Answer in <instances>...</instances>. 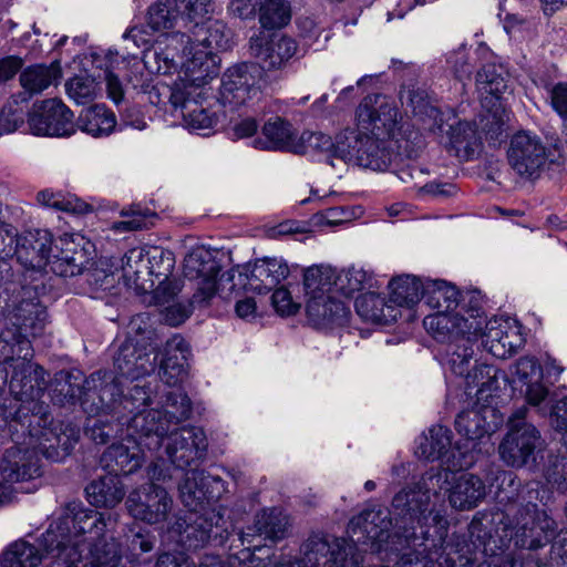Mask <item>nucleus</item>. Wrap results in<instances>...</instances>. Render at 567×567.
<instances>
[{
    "instance_id": "nucleus-1",
    "label": "nucleus",
    "mask_w": 567,
    "mask_h": 567,
    "mask_svg": "<svg viewBox=\"0 0 567 567\" xmlns=\"http://www.w3.org/2000/svg\"><path fill=\"white\" fill-rule=\"evenodd\" d=\"M509 495L502 489L498 497L507 503L506 509L492 516H475L464 533L449 534L447 518L436 514L432 525L420 527V535L411 534L412 542L434 554L437 567H473L480 550H495L511 542L520 549L545 547L556 524L534 503L538 498L537 485H524Z\"/></svg>"
},
{
    "instance_id": "nucleus-2",
    "label": "nucleus",
    "mask_w": 567,
    "mask_h": 567,
    "mask_svg": "<svg viewBox=\"0 0 567 567\" xmlns=\"http://www.w3.org/2000/svg\"><path fill=\"white\" fill-rule=\"evenodd\" d=\"M284 264L277 258H264L254 265L231 268L219 277L220 266L212 251L205 247L192 249L184 260V275L197 282L193 303L207 305L213 297L224 300L239 298L244 292L268 293L275 311L284 315Z\"/></svg>"
},
{
    "instance_id": "nucleus-3",
    "label": "nucleus",
    "mask_w": 567,
    "mask_h": 567,
    "mask_svg": "<svg viewBox=\"0 0 567 567\" xmlns=\"http://www.w3.org/2000/svg\"><path fill=\"white\" fill-rule=\"evenodd\" d=\"M114 522L80 501L66 503L41 538V546L53 558L50 567H116L120 545L105 543L107 548L100 550L96 544Z\"/></svg>"
},
{
    "instance_id": "nucleus-4",
    "label": "nucleus",
    "mask_w": 567,
    "mask_h": 567,
    "mask_svg": "<svg viewBox=\"0 0 567 567\" xmlns=\"http://www.w3.org/2000/svg\"><path fill=\"white\" fill-rule=\"evenodd\" d=\"M425 303L437 311L423 320L425 330L439 342L447 343L449 364L463 373L481 328V300L474 293L460 296L457 289L444 280H427L423 287Z\"/></svg>"
},
{
    "instance_id": "nucleus-5",
    "label": "nucleus",
    "mask_w": 567,
    "mask_h": 567,
    "mask_svg": "<svg viewBox=\"0 0 567 567\" xmlns=\"http://www.w3.org/2000/svg\"><path fill=\"white\" fill-rule=\"evenodd\" d=\"M13 318L18 331L6 329L0 333V363L12 370L11 394L23 403L38 402L44 394V381L39 375L42 370L32 363L33 349L27 336L35 338L43 333L47 310L33 300H24L16 308Z\"/></svg>"
},
{
    "instance_id": "nucleus-6",
    "label": "nucleus",
    "mask_w": 567,
    "mask_h": 567,
    "mask_svg": "<svg viewBox=\"0 0 567 567\" xmlns=\"http://www.w3.org/2000/svg\"><path fill=\"white\" fill-rule=\"evenodd\" d=\"M16 444L0 460V477L8 483L30 481L41 475L39 454L48 460H64L76 445L81 427H21Z\"/></svg>"
},
{
    "instance_id": "nucleus-7",
    "label": "nucleus",
    "mask_w": 567,
    "mask_h": 567,
    "mask_svg": "<svg viewBox=\"0 0 567 567\" xmlns=\"http://www.w3.org/2000/svg\"><path fill=\"white\" fill-rule=\"evenodd\" d=\"M221 488L223 480L219 476H212L197 468L186 472L178 489L189 512L185 517H178L171 529L181 536L179 542L187 548L204 546L213 529L225 525L224 514L216 505Z\"/></svg>"
},
{
    "instance_id": "nucleus-8",
    "label": "nucleus",
    "mask_w": 567,
    "mask_h": 567,
    "mask_svg": "<svg viewBox=\"0 0 567 567\" xmlns=\"http://www.w3.org/2000/svg\"><path fill=\"white\" fill-rule=\"evenodd\" d=\"M396 114L392 99L386 95L372 94L361 101L355 112L358 127L371 135L363 136L355 165L379 172L391 165V154L383 138L394 135Z\"/></svg>"
},
{
    "instance_id": "nucleus-9",
    "label": "nucleus",
    "mask_w": 567,
    "mask_h": 567,
    "mask_svg": "<svg viewBox=\"0 0 567 567\" xmlns=\"http://www.w3.org/2000/svg\"><path fill=\"white\" fill-rule=\"evenodd\" d=\"M230 31L225 23L218 20L209 22L204 29L196 32V43L189 35L173 33L166 37V47L148 49L144 54V63L151 72L172 73L178 68L182 69V60L194 59L197 52H205L208 59L215 61V76L218 74L216 51H224L230 48Z\"/></svg>"
},
{
    "instance_id": "nucleus-10",
    "label": "nucleus",
    "mask_w": 567,
    "mask_h": 567,
    "mask_svg": "<svg viewBox=\"0 0 567 567\" xmlns=\"http://www.w3.org/2000/svg\"><path fill=\"white\" fill-rule=\"evenodd\" d=\"M182 72L190 76L188 90L178 105L184 125L189 131L206 135L217 123V117L200 104V100L208 79L215 76V61L200 51L192 60H182Z\"/></svg>"
},
{
    "instance_id": "nucleus-11",
    "label": "nucleus",
    "mask_w": 567,
    "mask_h": 567,
    "mask_svg": "<svg viewBox=\"0 0 567 567\" xmlns=\"http://www.w3.org/2000/svg\"><path fill=\"white\" fill-rule=\"evenodd\" d=\"M10 243L6 248L8 254H17L19 260H25L33 267H41L45 264L65 261L69 265L78 266V252L73 249L75 239H83L80 235L65 234L60 238L59 244L53 246L52 235L47 229H37L27 235L18 237L17 233L7 229Z\"/></svg>"
},
{
    "instance_id": "nucleus-12",
    "label": "nucleus",
    "mask_w": 567,
    "mask_h": 567,
    "mask_svg": "<svg viewBox=\"0 0 567 567\" xmlns=\"http://www.w3.org/2000/svg\"><path fill=\"white\" fill-rule=\"evenodd\" d=\"M472 354L468 357L463 373L451 370L465 379L466 393L472 394L476 388L475 406L470 411H462L457 414L454 425L464 423H474L475 425H499L501 420L497 416V410L492 405L494 392L498 389L497 370L489 364L481 363L470 370V363L474 355V349L471 347Z\"/></svg>"
},
{
    "instance_id": "nucleus-13",
    "label": "nucleus",
    "mask_w": 567,
    "mask_h": 567,
    "mask_svg": "<svg viewBox=\"0 0 567 567\" xmlns=\"http://www.w3.org/2000/svg\"><path fill=\"white\" fill-rule=\"evenodd\" d=\"M165 427L148 429L144 445L155 450L165 444L171 462L181 470H186L205 457L207 436L203 427H175L167 436Z\"/></svg>"
},
{
    "instance_id": "nucleus-14",
    "label": "nucleus",
    "mask_w": 567,
    "mask_h": 567,
    "mask_svg": "<svg viewBox=\"0 0 567 567\" xmlns=\"http://www.w3.org/2000/svg\"><path fill=\"white\" fill-rule=\"evenodd\" d=\"M442 474L431 470L426 472L419 482L402 487L392 498V508L394 513L402 519L408 520L410 525L400 526L402 532L404 528L415 527L420 532L423 525H432V518L440 514L429 511L431 501V491L441 486Z\"/></svg>"
},
{
    "instance_id": "nucleus-15",
    "label": "nucleus",
    "mask_w": 567,
    "mask_h": 567,
    "mask_svg": "<svg viewBox=\"0 0 567 567\" xmlns=\"http://www.w3.org/2000/svg\"><path fill=\"white\" fill-rule=\"evenodd\" d=\"M150 402L151 393L144 386L136 384L130 390V395L125 396L122 403L125 410L134 414L131 425H138L140 419L145 425L181 423L187 420L190 413V401L179 390L167 392L165 412L146 410L145 406Z\"/></svg>"
},
{
    "instance_id": "nucleus-16",
    "label": "nucleus",
    "mask_w": 567,
    "mask_h": 567,
    "mask_svg": "<svg viewBox=\"0 0 567 567\" xmlns=\"http://www.w3.org/2000/svg\"><path fill=\"white\" fill-rule=\"evenodd\" d=\"M301 567H363L357 543L342 537L316 534L302 546Z\"/></svg>"
},
{
    "instance_id": "nucleus-17",
    "label": "nucleus",
    "mask_w": 567,
    "mask_h": 567,
    "mask_svg": "<svg viewBox=\"0 0 567 567\" xmlns=\"http://www.w3.org/2000/svg\"><path fill=\"white\" fill-rule=\"evenodd\" d=\"M259 21L262 32L256 55L260 66L267 71L279 69L284 62V0H265L259 10Z\"/></svg>"
},
{
    "instance_id": "nucleus-18",
    "label": "nucleus",
    "mask_w": 567,
    "mask_h": 567,
    "mask_svg": "<svg viewBox=\"0 0 567 567\" xmlns=\"http://www.w3.org/2000/svg\"><path fill=\"white\" fill-rule=\"evenodd\" d=\"M392 519L386 508L365 509L352 517L348 525V534L353 543L369 546L374 553L391 551L392 538L402 533L400 527L391 534Z\"/></svg>"
},
{
    "instance_id": "nucleus-19",
    "label": "nucleus",
    "mask_w": 567,
    "mask_h": 567,
    "mask_svg": "<svg viewBox=\"0 0 567 567\" xmlns=\"http://www.w3.org/2000/svg\"><path fill=\"white\" fill-rule=\"evenodd\" d=\"M507 157L513 171L528 179L538 178L547 164L545 145L538 136L526 132L512 137Z\"/></svg>"
},
{
    "instance_id": "nucleus-20",
    "label": "nucleus",
    "mask_w": 567,
    "mask_h": 567,
    "mask_svg": "<svg viewBox=\"0 0 567 567\" xmlns=\"http://www.w3.org/2000/svg\"><path fill=\"white\" fill-rule=\"evenodd\" d=\"M125 504L132 517L151 525L165 522L173 509V498L155 483L131 492Z\"/></svg>"
},
{
    "instance_id": "nucleus-21",
    "label": "nucleus",
    "mask_w": 567,
    "mask_h": 567,
    "mask_svg": "<svg viewBox=\"0 0 567 567\" xmlns=\"http://www.w3.org/2000/svg\"><path fill=\"white\" fill-rule=\"evenodd\" d=\"M415 454L429 461L441 460L444 468L450 471H462L473 463L472 456L463 453L458 447H452L449 427H430L420 439Z\"/></svg>"
},
{
    "instance_id": "nucleus-22",
    "label": "nucleus",
    "mask_w": 567,
    "mask_h": 567,
    "mask_svg": "<svg viewBox=\"0 0 567 567\" xmlns=\"http://www.w3.org/2000/svg\"><path fill=\"white\" fill-rule=\"evenodd\" d=\"M481 319L483 321L477 336L473 341L468 342V346H472L474 349L478 339H482V347L499 359H505L516 352L517 348L522 344L518 327L509 320L497 318L486 321L482 308Z\"/></svg>"
},
{
    "instance_id": "nucleus-23",
    "label": "nucleus",
    "mask_w": 567,
    "mask_h": 567,
    "mask_svg": "<svg viewBox=\"0 0 567 567\" xmlns=\"http://www.w3.org/2000/svg\"><path fill=\"white\" fill-rule=\"evenodd\" d=\"M157 358L158 353L155 352V348L147 349L144 347L142 349L132 342L121 344L114 358V373L116 375L109 372L114 378V382L120 390L116 401L123 392L121 378L134 381L151 374L156 368Z\"/></svg>"
},
{
    "instance_id": "nucleus-24",
    "label": "nucleus",
    "mask_w": 567,
    "mask_h": 567,
    "mask_svg": "<svg viewBox=\"0 0 567 567\" xmlns=\"http://www.w3.org/2000/svg\"><path fill=\"white\" fill-rule=\"evenodd\" d=\"M73 388V384H70ZM120 393L114 378L106 371H97L87 378L76 390L71 389L70 396L79 399L81 405L89 414H99L111 409L116 403Z\"/></svg>"
},
{
    "instance_id": "nucleus-25",
    "label": "nucleus",
    "mask_w": 567,
    "mask_h": 567,
    "mask_svg": "<svg viewBox=\"0 0 567 567\" xmlns=\"http://www.w3.org/2000/svg\"><path fill=\"white\" fill-rule=\"evenodd\" d=\"M28 122L35 135L69 136L74 132L73 113L56 99L35 104Z\"/></svg>"
},
{
    "instance_id": "nucleus-26",
    "label": "nucleus",
    "mask_w": 567,
    "mask_h": 567,
    "mask_svg": "<svg viewBox=\"0 0 567 567\" xmlns=\"http://www.w3.org/2000/svg\"><path fill=\"white\" fill-rule=\"evenodd\" d=\"M543 440L536 427H511L499 445L502 460L509 466L522 467L536 460Z\"/></svg>"
},
{
    "instance_id": "nucleus-27",
    "label": "nucleus",
    "mask_w": 567,
    "mask_h": 567,
    "mask_svg": "<svg viewBox=\"0 0 567 567\" xmlns=\"http://www.w3.org/2000/svg\"><path fill=\"white\" fill-rule=\"evenodd\" d=\"M429 112V115L434 118V127L437 132L446 134L449 147L457 157L468 158L477 144L475 127L468 122L457 121L456 116L450 113L444 118V114L434 106H431Z\"/></svg>"
},
{
    "instance_id": "nucleus-28",
    "label": "nucleus",
    "mask_w": 567,
    "mask_h": 567,
    "mask_svg": "<svg viewBox=\"0 0 567 567\" xmlns=\"http://www.w3.org/2000/svg\"><path fill=\"white\" fill-rule=\"evenodd\" d=\"M439 472V470L436 471ZM457 471H450L443 468L440 471L442 474L441 486L443 484L450 485L449 501L453 508L458 511H468L477 506L485 496V485L483 481L470 473H461L456 475Z\"/></svg>"
},
{
    "instance_id": "nucleus-29",
    "label": "nucleus",
    "mask_w": 567,
    "mask_h": 567,
    "mask_svg": "<svg viewBox=\"0 0 567 567\" xmlns=\"http://www.w3.org/2000/svg\"><path fill=\"white\" fill-rule=\"evenodd\" d=\"M143 452L140 444L131 436L121 443L113 442L103 453L101 462L105 468L118 476L135 472L142 464Z\"/></svg>"
},
{
    "instance_id": "nucleus-30",
    "label": "nucleus",
    "mask_w": 567,
    "mask_h": 567,
    "mask_svg": "<svg viewBox=\"0 0 567 567\" xmlns=\"http://www.w3.org/2000/svg\"><path fill=\"white\" fill-rule=\"evenodd\" d=\"M104 517H113L115 519L114 525L111 529L105 532V536H103L100 540L96 542L97 548L100 550L106 549L105 543L112 545L113 543L120 545L121 547V556L126 554L132 558H136L144 553H148L154 548L155 545V536L150 532L140 526H133L128 528V532L124 534V543L118 542L114 536L115 527L117 525V517L112 514H102ZM121 560V559H118ZM120 561H117L118 564Z\"/></svg>"
},
{
    "instance_id": "nucleus-31",
    "label": "nucleus",
    "mask_w": 567,
    "mask_h": 567,
    "mask_svg": "<svg viewBox=\"0 0 567 567\" xmlns=\"http://www.w3.org/2000/svg\"><path fill=\"white\" fill-rule=\"evenodd\" d=\"M306 312L312 326L323 328L346 323L350 310L332 295L320 293L309 298Z\"/></svg>"
},
{
    "instance_id": "nucleus-32",
    "label": "nucleus",
    "mask_w": 567,
    "mask_h": 567,
    "mask_svg": "<svg viewBox=\"0 0 567 567\" xmlns=\"http://www.w3.org/2000/svg\"><path fill=\"white\" fill-rule=\"evenodd\" d=\"M420 535L415 527L404 528L392 538L391 551L398 556L394 567H435L434 554L423 550V546L414 544L412 536Z\"/></svg>"
},
{
    "instance_id": "nucleus-33",
    "label": "nucleus",
    "mask_w": 567,
    "mask_h": 567,
    "mask_svg": "<svg viewBox=\"0 0 567 567\" xmlns=\"http://www.w3.org/2000/svg\"><path fill=\"white\" fill-rule=\"evenodd\" d=\"M516 382L525 386V398L528 404L538 406L549 394L543 383V369L534 358H520L515 364Z\"/></svg>"
},
{
    "instance_id": "nucleus-34",
    "label": "nucleus",
    "mask_w": 567,
    "mask_h": 567,
    "mask_svg": "<svg viewBox=\"0 0 567 567\" xmlns=\"http://www.w3.org/2000/svg\"><path fill=\"white\" fill-rule=\"evenodd\" d=\"M188 346L179 336L167 340L165 357L159 364V377L164 383L175 386L186 375L185 363L187 360Z\"/></svg>"
},
{
    "instance_id": "nucleus-35",
    "label": "nucleus",
    "mask_w": 567,
    "mask_h": 567,
    "mask_svg": "<svg viewBox=\"0 0 567 567\" xmlns=\"http://www.w3.org/2000/svg\"><path fill=\"white\" fill-rule=\"evenodd\" d=\"M257 93L254 86L252 78L247 72L246 66H238L228 70L223 80L221 97L224 103L230 106L245 104Z\"/></svg>"
},
{
    "instance_id": "nucleus-36",
    "label": "nucleus",
    "mask_w": 567,
    "mask_h": 567,
    "mask_svg": "<svg viewBox=\"0 0 567 567\" xmlns=\"http://www.w3.org/2000/svg\"><path fill=\"white\" fill-rule=\"evenodd\" d=\"M87 501L95 507L113 508L125 496L124 485L115 474H109L92 481L86 487Z\"/></svg>"
},
{
    "instance_id": "nucleus-37",
    "label": "nucleus",
    "mask_w": 567,
    "mask_h": 567,
    "mask_svg": "<svg viewBox=\"0 0 567 567\" xmlns=\"http://www.w3.org/2000/svg\"><path fill=\"white\" fill-rule=\"evenodd\" d=\"M150 251L144 247H135L130 249L122 258V272L124 279L128 284L137 285L141 276L144 274L154 276H164L166 279L172 267L168 261L165 267V271H157L153 265H151Z\"/></svg>"
},
{
    "instance_id": "nucleus-38",
    "label": "nucleus",
    "mask_w": 567,
    "mask_h": 567,
    "mask_svg": "<svg viewBox=\"0 0 567 567\" xmlns=\"http://www.w3.org/2000/svg\"><path fill=\"white\" fill-rule=\"evenodd\" d=\"M78 125L81 131L93 137H103L113 132L116 118L105 105L96 104L81 112Z\"/></svg>"
},
{
    "instance_id": "nucleus-39",
    "label": "nucleus",
    "mask_w": 567,
    "mask_h": 567,
    "mask_svg": "<svg viewBox=\"0 0 567 567\" xmlns=\"http://www.w3.org/2000/svg\"><path fill=\"white\" fill-rule=\"evenodd\" d=\"M425 282H422L416 277L401 276L390 281V301L395 303L398 307L411 308L423 298V287Z\"/></svg>"
},
{
    "instance_id": "nucleus-40",
    "label": "nucleus",
    "mask_w": 567,
    "mask_h": 567,
    "mask_svg": "<svg viewBox=\"0 0 567 567\" xmlns=\"http://www.w3.org/2000/svg\"><path fill=\"white\" fill-rule=\"evenodd\" d=\"M189 82L190 76L185 75L179 68L178 81L175 82L174 86L156 83L147 92V99L153 105L161 106L168 102L174 110H177L181 101L185 97Z\"/></svg>"
},
{
    "instance_id": "nucleus-41",
    "label": "nucleus",
    "mask_w": 567,
    "mask_h": 567,
    "mask_svg": "<svg viewBox=\"0 0 567 567\" xmlns=\"http://www.w3.org/2000/svg\"><path fill=\"white\" fill-rule=\"evenodd\" d=\"M43 554L32 544L20 539L12 543L3 553V567H38Z\"/></svg>"
},
{
    "instance_id": "nucleus-42",
    "label": "nucleus",
    "mask_w": 567,
    "mask_h": 567,
    "mask_svg": "<svg viewBox=\"0 0 567 567\" xmlns=\"http://www.w3.org/2000/svg\"><path fill=\"white\" fill-rule=\"evenodd\" d=\"M156 331L154 322L147 313L133 317L127 326V339L124 342H132L138 348H155L157 352Z\"/></svg>"
},
{
    "instance_id": "nucleus-43",
    "label": "nucleus",
    "mask_w": 567,
    "mask_h": 567,
    "mask_svg": "<svg viewBox=\"0 0 567 567\" xmlns=\"http://www.w3.org/2000/svg\"><path fill=\"white\" fill-rule=\"evenodd\" d=\"M337 275L330 266L309 267L303 275V285L307 295H331L332 287H336Z\"/></svg>"
},
{
    "instance_id": "nucleus-44",
    "label": "nucleus",
    "mask_w": 567,
    "mask_h": 567,
    "mask_svg": "<svg viewBox=\"0 0 567 567\" xmlns=\"http://www.w3.org/2000/svg\"><path fill=\"white\" fill-rule=\"evenodd\" d=\"M181 18L176 0L156 2L148 8L147 25L154 31H164L174 27Z\"/></svg>"
},
{
    "instance_id": "nucleus-45",
    "label": "nucleus",
    "mask_w": 567,
    "mask_h": 567,
    "mask_svg": "<svg viewBox=\"0 0 567 567\" xmlns=\"http://www.w3.org/2000/svg\"><path fill=\"white\" fill-rule=\"evenodd\" d=\"M478 90L499 97L508 89L507 79L503 66L495 64H485L476 75Z\"/></svg>"
},
{
    "instance_id": "nucleus-46",
    "label": "nucleus",
    "mask_w": 567,
    "mask_h": 567,
    "mask_svg": "<svg viewBox=\"0 0 567 567\" xmlns=\"http://www.w3.org/2000/svg\"><path fill=\"white\" fill-rule=\"evenodd\" d=\"M375 285L373 275L363 268L351 267L337 276L336 289L346 296L353 292L371 289Z\"/></svg>"
},
{
    "instance_id": "nucleus-47",
    "label": "nucleus",
    "mask_w": 567,
    "mask_h": 567,
    "mask_svg": "<svg viewBox=\"0 0 567 567\" xmlns=\"http://www.w3.org/2000/svg\"><path fill=\"white\" fill-rule=\"evenodd\" d=\"M365 134L367 133H359L354 130H346L341 132L333 140V147H331L329 156L340 158L346 163L354 164L357 151L360 148Z\"/></svg>"
},
{
    "instance_id": "nucleus-48",
    "label": "nucleus",
    "mask_w": 567,
    "mask_h": 567,
    "mask_svg": "<svg viewBox=\"0 0 567 567\" xmlns=\"http://www.w3.org/2000/svg\"><path fill=\"white\" fill-rule=\"evenodd\" d=\"M56 74L58 70L54 66L34 65L21 73L20 83L31 94L40 93L53 83Z\"/></svg>"
},
{
    "instance_id": "nucleus-49",
    "label": "nucleus",
    "mask_w": 567,
    "mask_h": 567,
    "mask_svg": "<svg viewBox=\"0 0 567 567\" xmlns=\"http://www.w3.org/2000/svg\"><path fill=\"white\" fill-rule=\"evenodd\" d=\"M555 432L565 445V452L557 456L548 455L544 472L548 483L560 487V485L567 483V427H555Z\"/></svg>"
},
{
    "instance_id": "nucleus-50",
    "label": "nucleus",
    "mask_w": 567,
    "mask_h": 567,
    "mask_svg": "<svg viewBox=\"0 0 567 567\" xmlns=\"http://www.w3.org/2000/svg\"><path fill=\"white\" fill-rule=\"evenodd\" d=\"M254 146L267 151H282L284 121L279 116L269 118L262 127L260 137L254 141Z\"/></svg>"
},
{
    "instance_id": "nucleus-51",
    "label": "nucleus",
    "mask_w": 567,
    "mask_h": 567,
    "mask_svg": "<svg viewBox=\"0 0 567 567\" xmlns=\"http://www.w3.org/2000/svg\"><path fill=\"white\" fill-rule=\"evenodd\" d=\"M177 3L181 19L194 22L196 27L209 19L215 10L213 0H179Z\"/></svg>"
},
{
    "instance_id": "nucleus-52",
    "label": "nucleus",
    "mask_w": 567,
    "mask_h": 567,
    "mask_svg": "<svg viewBox=\"0 0 567 567\" xmlns=\"http://www.w3.org/2000/svg\"><path fill=\"white\" fill-rule=\"evenodd\" d=\"M121 216L123 219L115 221L112 225V229L120 234L147 228L153 225V219L155 217L154 214L140 208L122 210Z\"/></svg>"
},
{
    "instance_id": "nucleus-53",
    "label": "nucleus",
    "mask_w": 567,
    "mask_h": 567,
    "mask_svg": "<svg viewBox=\"0 0 567 567\" xmlns=\"http://www.w3.org/2000/svg\"><path fill=\"white\" fill-rule=\"evenodd\" d=\"M37 198L41 205L52 207L61 212L82 213L86 207V205L78 198L66 197L61 193H55L50 189L40 192Z\"/></svg>"
},
{
    "instance_id": "nucleus-54",
    "label": "nucleus",
    "mask_w": 567,
    "mask_h": 567,
    "mask_svg": "<svg viewBox=\"0 0 567 567\" xmlns=\"http://www.w3.org/2000/svg\"><path fill=\"white\" fill-rule=\"evenodd\" d=\"M536 484L538 488V498L534 499V503L536 504L537 508L539 511L545 512L556 524V530L554 532L553 536H550V539L546 545H548L555 537L556 539L551 544L550 547V555L551 559L555 560L557 564L567 565V530H560L558 533V523L555 520V518L545 509L540 508L537 504L538 501H540V488L539 484L537 482H530L526 485Z\"/></svg>"
},
{
    "instance_id": "nucleus-55",
    "label": "nucleus",
    "mask_w": 567,
    "mask_h": 567,
    "mask_svg": "<svg viewBox=\"0 0 567 567\" xmlns=\"http://www.w3.org/2000/svg\"><path fill=\"white\" fill-rule=\"evenodd\" d=\"M357 313L365 321L377 323L383 307V297L374 292H367L359 296L354 302Z\"/></svg>"
},
{
    "instance_id": "nucleus-56",
    "label": "nucleus",
    "mask_w": 567,
    "mask_h": 567,
    "mask_svg": "<svg viewBox=\"0 0 567 567\" xmlns=\"http://www.w3.org/2000/svg\"><path fill=\"white\" fill-rule=\"evenodd\" d=\"M548 100L553 110L560 116L564 122L563 135L567 144V83L559 82L550 86L548 90Z\"/></svg>"
},
{
    "instance_id": "nucleus-57",
    "label": "nucleus",
    "mask_w": 567,
    "mask_h": 567,
    "mask_svg": "<svg viewBox=\"0 0 567 567\" xmlns=\"http://www.w3.org/2000/svg\"><path fill=\"white\" fill-rule=\"evenodd\" d=\"M95 89L94 81L87 78L76 76L66 83L69 96L79 104L92 99L95 94Z\"/></svg>"
},
{
    "instance_id": "nucleus-58",
    "label": "nucleus",
    "mask_w": 567,
    "mask_h": 567,
    "mask_svg": "<svg viewBox=\"0 0 567 567\" xmlns=\"http://www.w3.org/2000/svg\"><path fill=\"white\" fill-rule=\"evenodd\" d=\"M512 543L502 548H495V550H480L486 558L480 563L478 567H523L520 560L515 559L511 554L504 553Z\"/></svg>"
},
{
    "instance_id": "nucleus-59",
    "label": "nucleus",
    "mask_w": 567,
    "mask_h": 567,
    "mask_svg": "<svg viewBox=\"0 0 567 567\" xmlns=\"http://www.w3.org/2000/svg\"><path fill=\"white\" fill-rule=\"evenodd\" d=\"M398 177L405 184L411 185L413 188H419L424 185V176L426 172L423 168L417 167L413 163H408L395 171Z\"/></svg>"
},
{
    "instance_id": "nucleus-60",
    "label": "nucleus",
    "mask_w": 567,
    "mask_h": 567,
    "mask_svg": "<svg viewBox=\"0 0 567 567\" xmlns=\"http://www.w3.org/2000/svg\"><path fill=\"white\" fill-rule=\"evenodd\" d=\"M303 138L308 142V152L317 151L330 155L333 140L321 132H303Z\"/></svg>"
},
{
    "instance_id": "nucleus-61",
    "label": "nucleus",
    "mask_w": 567,
    "mask_h": 567,
    "mask_svg": "<svg viewBox=\"0 0 567 567\" xmlns=\"http://www.w3.org/2000/svg\"><path fill=\"white\" fill-rule=\"evenodd\" d=\"M22 123L23 116L21 113L12 109L2 110L0 112V135L14 132Z\"/></svg>"
},
{
    "instance_id": "nucleus-62",
    "label": "nucleus",
    "mask_w": 567,
    "mask_h": 567,
    "mask_svg": "<svg viewBox=\"0 0 567 567\" xmlns=\"http://www.w3.org/2000/svg\"><path fill=\"white\" fill-rule=\"evenodd\" d=\"M270 533H272V528L269 527L268 515L266 512H264L262 514L257 515L256 525L254 529L248 528L247 532L240 533V542L243 545H245L246 543L250 544L251 540L249 539V537H254L256 534L258 536H261L262 534L269 535Z\"/></svg>"
},
{
    "instance_id": "nucleus-63",
    "label": "nucleus",
    "mask_w": 567,
    "mask_h": 567,
    "mask_svg": "<svg viewBox=\"0 0 567 567\" xmlns=\"http://www.w3.org/2000/svg\"><path fill=\"white\" fill-rule=\"evenodd\" d=\"M104 80L106 82V92L107 96L114 102L118 103L122 101L124 96V91L122 83L117 75H115L111 70L106 69L104 72Z\"/></svg>"
},
{
    "instance_id": "nucleus-64",
    "label": "nucleus",
    "mask_w": 567,
    "mask_h": 567,
    "mask_svg": "<svg viewBox=\"0 0 567 567\" xmlns=\"http://www.w3.org/2000/svg\"><path fill=\"white\" fill-rule=\"evenodd\" d=\"M106 427H84V435L93 441L95 444H106L110 442L111 437H115L117 435V427H107L109 431H105Z\"/></svg>"
}]
</instances>
